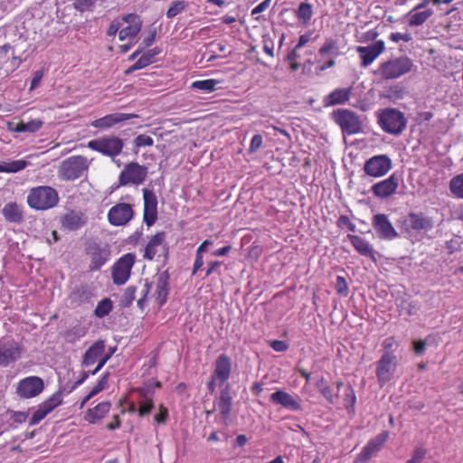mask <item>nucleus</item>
<instances>
[{
	"label": "nucleus",
	"instance_id": "49530a36",
	"mask_svg": "<svg viewBox=\"0 0 463 463\" xmlns=\"http://www.w3.org/2000/svg\"><path fill=\"white\" fill-rule=\"evenodd\" d=\"M185 6L186 5L184 1L177 0L172 2L171 5L166 11V17L169 19L174 18L175 16L179 14L185 8Z\"/></svg>",
	"mask_w": 463,
	"mask_h": 463
},
{
	"label": "nucleus",
	"instance_id": "052dcab7",
	"mask_svg": "<svg viewBox=\"0 0 463 463\" xmlns=\"http://www.w3.org/2000/svg\"><path fill=\"white\" fill-rule=\"evenodd\" d=\"M263 144V137L260 134H256L253 136V137L251 138V141H250V147H249V151L250 153H254L256 152L258 149H260L261 147Z\"/></svg>",
	"mask_w": 463,
	"mask_h": 463
},
{
	"label": "nucleus",
	"instance_id": "de8ad7c7",
	"mask_svg": "<svg viewBox=\"0 0 463 463\" xmlns=\"http://www.w3.org/2000/svg\"><path fill=\"white\" fill-rule=\"evenodd\" d=\"M347 392L345 394V408L349 414H354L355 412V402H356V397L354 394V390L349 386L346 389Z\"/></svg>",
	"mask_w": 463,
	"mask_h": 463
},
{
	"label": "nucleus",
	"instance_id": "864d4df0",
	"mask_svg": "<svg viewBox=\"0 0 463 463\" xmlns=\"http://www.w3.org/2000/svg\"><path fill=\"white\" fill-rule=\"evenodd\" d=\"M156 33H157L156 28L150 27L146 35L144 36V38L142 40L141 47L143 49H146V48L150 47L155 43Z\"/></svg>",
	"mask_w": 463,
	"mask_h": 463
},
{
	"label": "nucleus",
	"instance_id": "393cba45",
	"mask_svg": "<svg viewBox=\"0 0 463 463\" xmlns=\"http://www.w3.org/2000/svg\"><path fill=\"white\" fill-rule=\"evenodd\" d=\"M270 401L274 404H279L291 411H299L302 410L298 397L291 395L285 391L278 390L272 392Z\"/></svg>",
	"mask_w": 463,
	"mask_h": 463
},
{
	"label": "nucleus",
	"instance_id": "9b49d317",
	"mask_svg": "<svg viewBox=\"0 0 463 463\" xmlns=\"http://www.w3.org/2000/svg\"><path fill=\"white\" fill-rule=\"evenodd\" d=\"M23 352V345L13 337L4 336L0 338V366L6 367L10 364L16 362L21 357Z\"/></svg>",
	"mask_w": 463,
	"mask_h": 463
},
{
	"label": "nucleus",
	"instance_id": "4c0bfd02",
	"mask_svg": "<svg viewBox=\"0 0 463 463\" xmlns=\"http://www.w3.org/2000/svg\"><path fill=\"white\" fill-rule=\"evenodd\" d=\"M43 124V121L40 119H31L28 122H19L16 124L14 131L18 133H34L42 128Z\"/></svg>",
	"mask_w": 463,
	"mask_h": 463
},
{
	"label": "nucleus",
	"instance_id": "58836bf2",
	"mask_svg": "<svg viewBox=\"0 0 463 463\" xmlns=\"http://www.w3.org/2000/svg\"><path fill=\"white\" fill-rule=\"evenodd\" d=\"M28 163L24 159L3 162L0 164V173H17L27 166Z\"/></svg>",
	"mask_w": 463,
	"mask_h": 463
},
{
	"label": "nucleus",
	"instance_id": "c756f323",
	"mask_svg": "<svg viewBox=\"0 0 463 463\" xmlns=\"http://www.w3.org/2000/svg\"><path fill=\"white\" fill-rule=\"evenodd\" d=\"M347 238L359 254L374 260V251L367 241L354 234H348Z\"/></svg>",
	"mask_w": 463,
	"mask_h": 463
},
{
	"label": "nucleus",
	"instance_id": "f03ea898",
	"mask_svg": "<svg viewBox=\"0 0 463 463\" xmlns=\"http://www.w3.org/2000/svg\"><path fill=\"white\" fill-rule=\"evenodd\" d=\"M412 67L413 61L411 58L401 56L382 62L376 73L383 80H393L410 72Z\"/></svg>",
	"mask_w": 463,
	"mask_h": 463
},
{
	"label": "nucleus",
	"instance_id": "4468645a",
	"mask_svg": "<svg viewBox=\"0 0 463 463\" xmlns=\"http://www.w3.org/2000/svg\"><path fill=\"white\" fill-rule=\"evenodd\" d=\"M392 167V162L387 155H377L364 162V173L373 178L384 176Z\"/></svg>",
	"mask_w": 463,
	"mask_h": 463
},
{
	"label": "nucleus",
	"instance_id": "ddd939ff",
	"mask_svg": "<svg viewBox=\"0 0 463 463\" xmlns=\"http://www.w3.org/2000/svg\"><path fill=\"white\" fill-rule=\"evenodd\" d=\"M401 228L405 232H428L433 228V220L422 213H409L402 221Z\"/></svg>",
	"mask_w": 463,
	"mask_h": 463
},
{
	"label": "nucleus",
	"instance_id": "2eb2a0df",
	"mask_svg": "<svg viewBox=\"0 0 463 463\" xmlns=\"http://www.w3.org/2000/svg\"><path fill=\"white\" fill-rule=\"evenodd\" d=\"M122 27L119 31L118 39L123 42L134 40L141 31L143 21L140 15L131 13L121 16Z\"/></svg>",
	"mask_w": 463,
	"mask_h": 463
},
{
	"label": "nucleus",
	"instance_id": "37998d69",
	"mask_svg": "<svg viewBox=\"0 0 463 463\" xmlns=\"http://www.w3.org/2000/svg\"><path fill=\"white\" fill-rule=\"evenodd\" d=\"M219 80L214 79H207L202 80H195L192 83L194 89L203 90L205 92H212L216 90Z\"/></svg>",
	"mask_w": 463,
	"mask_h": 463
},
{
	"label": "nucleus",
	"instance_id": "473e14b6",
	"mask_svg": "<svg viewBox=\"0 0 463 463\" xmlns=\"http://www.w3.org/2000/svg\"><path fill=\"white\" fill-rule=\"evenodd\" d=\"M352 94L350 88L335 89L326 97V103L330 106L344 104L349 100Z\"/></svg>",
	"mask_w": 463,
	"mask_h": 463
},
{
	"label": "nucleus",
	"instance_id": "cd10ccee",
	"mask_svg": "<svg viewBox=\"0 0 463 463\" xmlns=\"http://www.w3.org/2000/svg\"><path fill=\"white\" fill-rule=\"evenodd\" d=\"M232 399L230 395L229 386L227 385L225 389L222 390L220 398L217 402L218 410L225 425H228L231 421L230 415L232 411Z\"/></svg>",
	"mask_w": 463,
	"mask_h": 463
},
{
	"label": "nucleus",
	"instance_id": "b1692460",
	"mask_svg": "<svg viewBox=\"0 0 463 463\" xmlns=\"http://www.w3.org/2000/svg\"><path fill=\"white\" fill-rule=\"evenodd\" d=\"M398 186L399 178L392 174L388 178L374 184L371 191L375 197L385 199L396 194Z\"/></svg>",
	"mask_w": 463,
	"mask_h": 463
},
{
	"label": "nucleus",
	"instance_id": "13d9d810",
	"mask_svg": "<svg viewBox=\"0 0 463 463\" xmlns=\"http://www.w3.org/2000/svg\"><path fill=\"white\" fill-rule=\"evenodd\" d=\"M336 223L339 228L346 227L350 232H355L356 226L347 215H340Z\"/></svg>",
	"mask_w": 463,
	"mask_h": 463
},
{
	"label": "nucleus",
	"instance_id": "680f3d73",
	"mask_svg": "<svg viewBox=\"0 0 463 463\" xmlns=\"http://www.w3.org/2000/svg\"><path fill=\"white\" fill-rule=\"evenodd\" d=\"M269 346L276 352H286L289 345L283 340H273L269 342Z\"/></svg>",
	"mask_w": 463,
	"mask_h": 463
},
{
	"label": "nucleus",
	"instance_id": "bf43d9fd",
	"mask_svg": "<svg viewBox=\"0 0 463 463\" xmlns=\"http://www.w3.org/2000/svg\"><path fill=\"white\" fill-rule=\"evenodd\" d=\"M121 27H122L121 17L118 18V19H114L110 23V24L108 28L107 35L109 37L115 36L118 33H119Z\"/></svg>",
	"mask_w": 463,
	"mask_h": 463
},
{
	"label": "nucleus",
	"instance_id": "423d86ee",
	"mask_svg": "<svg viewBox=\"0 0 463 463\" xmlns=\"http://www.w3.org/2000/svg\"><path fill=\"white\" fill-rule=\"evenodd\" d=\"M88 147L103 156L115 158L122 153L124 142L116 136H104L89 141Z\"/></svg>",
	"mask_w": 463,
	"mask_h": 463
},
{
	"label": "nucleus",
	"instance_id": "aec40b11",
	"mask_svg": "<svg viewBox=\"0 0 463 463\" xmlns=\"http://www.w3.org/2000/svg\"><path fill=\"white\" fill-rule=\"evenodd\" d=\"M318 54L324 58L327 57L328 60L325 63L319 65L317 68V71H324L334 67L335 65V59L340 54L337 41L333 38H326L319 48Z\"/></svg>",
	"mask_w": 463,
	"mask_h": 463
},
{
	"label": "nucleus",
	"instance_id": "f3484780",
	"mask_svg": "<svg viewBox=\"0 0 463 463\" xmlns=\"http://www.w3.org/2000/svg\"><path fill=\"white\" fill-rule=\"evenodd\" d=\"M434 15V10L428 6V0H421L407 14L410 27L422 26Z\"/></svg>",
	"mask_w": 463,
	"mask_h": 463
},
{
	"label": "nucleus",
	"instance_id": "0e129e2a",
	"mask_svg": "<svg viewBox=\"0 0 463 463\" xmlns=\"http://www.w3.org/2000/svg\"><path fill=\"white\" fill-rule=\"evenodd\" d=\"M389 39L393 43H399L400 41L408 43L411 40V36L409 33H392Z\"/></svg>",
	"mask_w": 463,
	"mask_h": 463
},
{
	"label": "nucleus",
	"instance_id": "72a5a7b5",
	"mask_svg": "<svg viewBox=\"0 0 463 463\" xmlns=\"http://www.w3.org/2000/svg\"><path fill=\"white\" fill-rule=\"evenodd\" d=\"M232 371V360L227 354H221L216 360V376H230Z\"/></svg>",
	"mask_w": 463,
	"mask_h": 463
},
{
	"label": "nucleus",
	"instance_id": "39448f33",
	"mask_svg": "<svg viewBox=\"0 0 463 463\" xmlns=\"http://www.w3.org/2000/svg\"><path fill=\"white\" fill-rule=\"evenodd\" d=\"M334 121L340 127L343 134L352 136L363 130V122L354 111L346 109H337L332 114Z\"/></svg>",
	"mask_w": 463,
	"mask_h": 463
},
{
	"label": "nucleus",
	"instance_id": "a18cd8bd",
	"mask_svg": "<svg viewBox=\"0 0 463 463\" xmlns=\"http://www.w3.org/2000/svg\"><path fill=\"white\" fill-rule=\"evenodd\" d=\"M317 387L319 392L327 400V402L330 403H334L335 395L333 392V389L329 386L328 383L326 381L325 378H320V380L317 383Z\"/></svg>",
	"mask_w": 463,
	"mask_h": 463
},
{
	"label": "nucleus",
	"instance_id": "f257e3e1",
	"mask_svg": "<svg viewBox=\"0 0 463 463\" xmlns=\"http://www.w3.org/2000/svg\"><path fill=\"white\" fill-rule=\"evenodd\" d=\"M378 124L384 132L398 136L406 128L407 119L399 109L387 108L379 113Z\"/></svg>",
	"mask_w": 463,
	"mask_h": 463
},
{
	"label": "nucleus",
	"instance_id": "1a4fd4ad",
	"mask_svg": "<svg viewBox=\"0 0 463 463\" xmlns=\"http://www.w3.org/2000/svg\"><path fill=\"white\" fill-rule=\"evenodd\" d=\"M147 167L137 162H130L125 165L118 176V185L127 186L130 184L139 185L147 177Z\"/></svg>",
	"mask_w": 463,
	"mask_h": 463
},
{
	"label": "nucleus",
	"instance_id": "20e7f679",
	"mask_svg": "<svg viewBox=\"0 0 463 463\" xmlns=\"http://www.w3.org/2000/svg\"><path fill=\"white\" fill-rule=\"evenodd\" d=\"M105 343L102 340L95 342L85 353L83 356V366L88 370L83 373V376L95 374L105 364L108 356L104 355Z\"/></svg>",
	"mask_w": 463,
	"mask_h": 463
},
{
	"label": "nucleus",
	"instance_id": "412c9836",
	"mask_svg": "<svg viewBox=\"0 0 463 463\" xmlns=\"http://www.w3.org/2000/svg\"><path fill=\"white\" fill-rule=\"evenodd\" d=\"M373 226L378 236L383 240H393L398 237V232L384 213H377L373 217Z\"/></svg>",
	"mask_w": 463,
	"mask_h": 463
},
{
	"label": "nucleus",
	"instance_id": "338daca9",
	"mask_svg": "<svg viewBox=\"0 0 463 463\" xmlns=\"http://www.w3.org/2000/svg\"><path fill=\"white\" fill-rule=\"evenodd\" d=\"M107 383V378H101L98 384L88 393L89 397H94L99 392H100Z\"/></svg>",
	"mask_w": 463,
	"mask_h": 463
},
{
	"label": "nucleus",
	"instance_id": "603ef678",
	"mask_svg": "<svg viewBox=\"0 0 463 463\" xmlns=\"http://www.w3.org/2000/svg\"><path fill=\"white\" fill-rule=\"evenodd\" d=\"M50 412L42 404L39 405L38 409L33 414L30 420V425L33 426L43 420Z\"/></svg>",
	"mask_w": 463,
	"mask_h": 463
},
{
	"label": "nucleus",
	"instance_id": "f8f14e48",
	"mask_svg": "<svg viewBox=\"0 0 463 463\" xmlns=\"http://www.w3.org/2000/svg\"><path fill=\"white\" fill-rule=\"evenodd\" d=\"M85 250L90 260V271L100 269V268L108 262L110 257V250L107 244L90 241L87 243Z\"/></svg>",
	"mask_w": 463,
	"mask_h": 463
},
{
	"label": "nucleus",
	"instance_id": "4be33fe9",
	"mask_svg": "<svg viewBox=\"0 0 463 463\" xmlns=\"http://www.w3.org/2000/svg\"><path fill=\"white\" fill-rule=\"evenodd\" d=\"M44 388L42 378H23L17 386V394L25 399L33 398L40 394Z\"/></svg>",
	"mask_w": 463,
	"mask_h": 463
},
{
	"label": "nucleus",
	"instance_id": "79ce46f5",
	"mask_svg": "<svg viewBox=\"0 0 463 463\" xmlns=\"http://www.w3.org/2000/svg\"><path fill=\"white\" fill-rule=\"evenodd\" d=\"M313 11L312 5L308 3H301L298 5L297 11V17L302 21V23L307 25L312 18Z\"/></svg>",
	"mask_w": 463,
	"mask_h": 463
},
{
	"label": "nucleus",
	"instance_id": "7ed1b4c3",
	"mask_svg": "<svg viewBox=\"0 0 463 463\" xmlns=\"http://www.w3.org/2000/svg\"><path fill=\"white\" fill-rule=\"evenodd\" d=\"M59 202L55 189L50 186H38L30 190L27 196L28 205L35 210H47L54 207Z\"/></svg>",
	"mask_w": 463,
	"mask_h": 463
},
{
	"label": "nucleus",
	"instance_id": "6e6552de",
	"mask_svg": "<svg viewBox=\"0 0 463 463\" xmlns=\"http://www.w3.org/2000/svg\"><path fill=\"white\" fill-rule=\"evenodd\" d=\"M87 168V159L84 156H73L61 164L59 176L62 180L73 181L80 178Z\"/></svg>",
	"mask_w": 463,
	"mask_h": 463
},
{
	"label": "nucleus",
	"instance_id": "ea45409f",
	"mask_svg": "<svg viewBox=\"0 0 463 463\" xmlns=\"http://www.w3.org/2000/svg\"><path fill=\"white\" fill-rule=\"evenodd\" d=\"M449 191L454 197L463 199V173L451 178Z\"/></svg>",
	"mask_w": 463,
	"mask_h": 463
},
{
	"label": "nucleus",
	"instance_id": "3c124183",
	"mask_svg": "<svg viewBox=\"0 0 463 463\" xmlns=\"http://www.w3.org/2000/svg\"><path fill=\"white\" fill-rule=\"evenodd\" d=\"M133 143L135 148L152 146L154 145V139L148 135L140 134L134 139Z\"/></svg>",
	"mask_w": 463,
	"mask_h": 463
},
{
	"label": "nucleus",
	"instance_id": "2f4dec72",
	"mask_svg": "<svg viewBox=\"0 0 463 463\" xmlns=\"http://www.w3.org/2000/svg\"><path fill=\"white\" fill-rule=\"evenodd\" d=\"M111 407L110 402H103L96 405L92 409H89L84 417L85 420L90 423H95L97 420L103 419L109 411Z\"/></svg>",
	"mask_w": 463,
	"mask_h": 463
},
{
	"label": "nucleus",
	"instance_id": "4d7b16f0",
	"mask_svg": "<svg viewBox=\"0 0 463 463\" xmlns=\"http://www.w3.org/2000/svg\"><path fill=\"white\" fill-rule=\"evenodd\" d=\"M426 453L427 451L425 449L421 447L415 448L411 458L409 459L406 463H421L426 456Z\"/></svg>",
	"mask_w": 463,
	"mask_h": 463
},
{
	"label": "nucleus",
	"instance_id": "5701e85b",
	"mask_svg": "<svg viewBox=\"0 0 463 463\" xmlns=\"http://www.w3.org/2000/svg\"><path fill=\"white\" fill-rule=\"evenodd\" d=\"M137 117L135 113H112L93 120L90 126L99 129H108Z\"/></svg>",
	"mask_w": 463,
	"mask_h": 463
},
{
	"label": "nucleus",
	"instance_id": "c03bdc74",
	"mask_svg": "<svg viewBox=\"0 0 463 463\" xmlns=\"http://www.w3.org/2000/svg\"><path fill=\"white\" fill-rule=\"evenodd\" d=\"M161 386V383L159 382L156 383H146L144 386L137 388V392H138L139 396L147 399L152 398V395L155 392L156 388H159Z\"/></svg>",
	"mask_w": 463,
	"mask_h": 463
},
{
	"label": "nucleus",
	"instance_id": "6ab92c4d",
	"mask_svg": "<svg viewBox=\"0 0 463 463\" xmlns=\"http://www.w3.org/2000/svg\"><path fill=\"white\" fill-rule=\"evenodd\" d=\"M142 193L144 200L143 221L147 227H150L157 220V198L155 193L147 188H144Z\"/></svg>",
	"mask_w": 463,
	"mask_h": 463
},
{
	"label": "nucleus",
	"instance_id": "69168bd1",
	"mask_svg": "<svg viewBox=\"0 0 463 463\" xmlns=\"http://www.w3.org/2000/svg\"><path fill=\"white\" fill-rule=\"evenodd\" d=\"M8 412L12 413V419L15 423H24L28 418V413L24 411H13L9 410Z\"/></svg>",
	"mask_w": 463,
	"mask_h": 463
},
{
	"label": "nucleus",
	"instance_id": "a19ab883",
	"mask_svg": "<svg viewBox=\"0 0 463 463\" xmlns=\"http://www.w3.org/2000/svg\"><path fill=\"white\" fill-rule=\"evenodd\" d=\"M112 308V300L109 298H105L98 303L94 310V314L97 317L102 318L108 316L111 312Z\"/></svg>",
	"mask_w": 463,
	"mask_h": 463
},
{
	"label": "nucleus",
	"instance_id": "09e8293b",
	"mask_svg": "<svg viewBox=\"0 0 463 463\" xmlns=\"http://www.w3.org/2000/svg\"><path fill=\"white\" fill-rule=\"evenodd\" d=\"M335 291L342 297H347L349 294L348 283L345 277L337 276L335 285Z\"/></svg>",
	"mask_w": 463,
	"mask_h": 463
},
{
	"label": "nucleus",
	"instance_id": "e433bc0d",
	"mask_svg": "<svg viewBox=\"0 0 463 463\" xmlns=\"http://www.w3.org/2000/svg\"><path fill=\"white\" fill-rule=\"evenodd\" d=\"M159 53H161V49L159 47L147 50L137 59V67H142V69H144L149 66L156 61V56Z\"/></svg>",
	"mask_w": 463,
	"mask_h": 463
},
{
	"label": "nucleus",
	"instance_id": "f704fd0d",
	"mask_svg": "<svg viewBox=\"0 0 463 463\" xmlns=\"http://www.w3.org/2000/svg\"><path fill=\"white\" fill-rule=\"evenodd\" d=\"M156 299L162 306L166 302L168 295V282L165 278L160 277L156 285Z\"/></svg>",
	"mask_w": 463,
	"mask_h": 463
},
{
	"label": "nucleus",
	"instance_id": "e2e57ef3",
	"mask_svg": "<svg viewBox=\"0 0 463 463\" xmlns=\"http://www.w3.org/2000/svg\"><path fill=\"white\" fill-rule=\"evenodd\" d=\"M382 345H383V350H384L383 354H387V353L394 354L392 348H393V346L397 345V342L395 340V337L394 336L387 337L386 339L383 340Z\"/></svg>",
	"mask_w": 463,
	"mask_h": 463
},
{
	"label": "nucleus",
	"instance_id": "7c9ffc66",
	"mask_svg": "<svg viewBox=\"0 0 463 463\" xmlns=\"http://www.w3.org/2000/svg\"><path fill=\"white\" fill-rule=\"evenodd\" d=\"M397 360L394 354H383L378 361L376 374L377 376H383L392 373L396 367Z\"/></svg>",
	"mask_w": 463,
	"mask_h": 463
},
{
	"label": "nucleus",
	"instance_id": "c85d7f7f",
	"mask_svg": "<svg viewBox=\"0 0 463 463\" xmlns=\"http://www.w3.org/2000/svg\"><path fill=\"white\" fill-rule=\"evenodd\" d=\"M2 214L6 222L12 223H21L24 219L22 207L14 202L5 203Z\"/></svg>",
	"mask_w": 463,
	"mask_h": 463
},
{
	"label": "nucleus",
	"instance_id": "a211bd4d",
	"mask_svg": "<svg viewBox=\"0 0 463 463\" xmlns=\"http://www.w3.org/2000/svg\"><path fill=\"white\" fill-rule=\"evenodd\" d=\"M384 51L385 43L383 40H377L368 46H357L356 52L361 59V67L371 65Z\"/></svg>",
	"mask_w": 463,
	"mask_h": 463
},
{
	"label": "nucleus",
	"instance_id": "6e6d98bb",
	"mask_svg": "<svg viewBox=\"0 0 463 463\" xmlns=\"http://www.w3.org/2000/svg\"><path fill=\"white\" fill-rule=\"evenodd\" d=\"M153 408L154 403L152 398L144 399V401L140 402L138 415L141 417L146 416L151 412Z\"/></svg>",
	"mask_w": 463,
	"mask_h": 463
},
{
	"label": "nucleus",
	"instance_id": "5fc2aeb1",
	"mask_svg": "<svg viewBox=\"0 0 463 463\" xmlns=\"http://www.w3.org/2000/svg\"><path fill=\"white\" fill-rule=\"evenodd\" d=\"M400 307V314L404 312L405 315L411 317L414 315L418 309V305L415 302H407L402 300Z\"/></svg>",
	"mask_w": 463,
	"mask_h": 463
},
{
	"label": "nucleus",
	"instance_id": "8fccbe9b",
	"mask_svg": "<svg viewBox=\"0 0 463 463\" xmlns=\"http://www.w3.org/2000/svg\"><path fill=\"white\" fill-rule=\"evenodd\" d=\"M97 0H73V7L77 11L83 13L90 11L95 5Z\"/></svg>",
	"mask_w": 463,
	"mask_h": 463
},
{
	"label": "nucleus",
	"instance_id": "c9c22d12",
	"mask_svg": "<svg viewBox=\"0 0 463 463\" xmlns=\"http://www.w3.org/2000/svg\"><path fill=\"white\" fill-rule=\"evenodd\" d=\"M388 437L389 432L383 431L376 437L372 439L364 449L373 456L374 452L378 451L383 447V445L386 442Z\"/></svg>",
	"mask_w": 463,
	"mask_h": 463
},
{
	"label": "nucleus",
	"instance_id": "0eeeda50",
	"mask_svg": "<svg viewBox=\"0 0 463 463\" xmlns=\"http://www.w3.org/2000/svg\"><path fill=\"white\" fill-rule=\"evenodd\" d=\"M169 254V247L165 241V232H158L149 239L143 258L147 260H165Z\"/></svg>",
	"mask_w": 463,
	"mask_h": 463
},
{
	"label": "nucleus",
	"instance_id": "774afa93",
	"mask_svg": "<svg viewBox=\"0 0 463 463\" xmlns=\"http://www.w3.org/2000/svg\"><path fill=\"white\" fill-rule=\"evenodd\" d=\"M371 458L372 455L363 449L362 452L357 456L353 463H366Z\"/></svg>",
	"mask_w": 463,
	"mask_h": 463
},
{
	"label": "nucleus",
	"instance_id": "bb28decb",
	"mask_svg": "<svg viewBox=\"0 0 463 463\" xmlns=\"http://www.w3.org/2000/svg\"><path fill=\"white\" fill-rule=\"evenodd\" d=\"M87 378H79V380L72 384L70 390H67L62 383L59 385V389L48 400L41 403L49 412H52L55 408L62 403V395L64 393L71 392L77 386L80 385Z\"/></svg>",
	"mask_w": 463,
	"mask_h": 463
},
{
	"label": "nucleus",
	"instance_id": "a878e982",
	"mask_svg": "<svg viewBox=\"0 0 463 463\" xmlns=\"http://www.w3.org/2000/svg\"><path fill=\"white\" fill-rule=\"evenodd\" d=\"M87 217L82 212L69 211L61 217V227L69 231H77L85 225Z\"/></svg>",
	"mask_w": 463,
	"mask_h": 463
},
{
	"label": "nucleus",
	"instance_id": "9d476101",
	"mask_svg": "<svg viewBox=\"0 0 463 463\" xmlns=\"http://www.w3.org/2000/svg\"><path fill=\"white\" fill-rule=\"evenodd\" d=\"M135 262L136 255L134 253H126L113 264L111 267V277L115 285L121 286L127 283Z\"/></svg>",
	"mask_w": 463,
	"mask_h": 463
},
{
	"label": "nucleus",
	"instance_id": "dca6fc26",
	"mask_svg": "<svg viewBox=\"0 0 463 463\" xmlns=\"http://www.w3.org/2000/svg\"><path fill=\"white\" fill-rule=\"evenodd\" d=\"M134 214L132 204L118 203L109 210L108 221L113 226H124L133 219Z\"/></svg>",
	"mask_w": 463,
	"mask_h": 463
}]
</instances>
